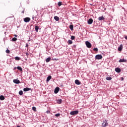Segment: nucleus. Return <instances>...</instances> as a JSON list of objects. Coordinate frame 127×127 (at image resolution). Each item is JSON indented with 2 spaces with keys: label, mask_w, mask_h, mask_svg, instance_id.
Here are the masks:
<instances>
[{
  "label": "nucleus",
  "mask_w": 127,
  "mask_h": 127,
  "mask_svg": "<svg viewBox=\"0 0 127 127\" xmlns=\"http://www.w3.org/2000/svg\"><path fill=\"white\" fill-rule=\"evenodd\" d=\"M103 127H108L109 126V124L108 123V121L106 120V119L103 120V123L102 124Z\"/></svg>",
  "instance_id": "f257e3e1"
},
{
  "label": "nucleus",
  "mask_w": 127,
  "mask_h": 127,
  "mask_svg": "<svg viewBox=\"0 0 127 127\" xmlns=\"http://www.w3.org/2000/svg\"><path fill=\"white\" fill-rule=\"evenodd\" d=\"M78 114H79V111H78V110L71 111V112L69 113V114H70L71 116H75V115H78Z\"/></svg>",
  "instance_id": "f03ea898"
},
{
  "label": "nucleus",
  "mask_w": 127,
  "mask_h": 127,
  "mask_svg": "<svg viewBox=\"0 0 127 127\" xmlns=\"http://www.w3.org/2000/svg\"><path fill=\"white\" fill-rule=\"evenodd\" d=\"M103 58V56L101 55H97L95 56L96 60H100Z\"/></svg>",
  "instance_id": "7ed1b4c3"
},
{
  "label": "nucleus",
  "mask_w": 127,
  "mask_h": 127,
  "mask_svg": "<svg viewBox=\"0 0 127 127\" xmlns=\"http://www.w3.org/2000/svg\"><path fill=\"white\" fill-rule=\"evenodd\" d=\"M85 44L88 48H91V47H92V45L91 44V43H90L89 41H86Z\"/></svg>",
  "instance_id": "20e7f679"
},
{
  "label": "nucleus",
  "mask_w": 127,
  "mask_h": 127,
  "mask_svg": "<svg viewBox=\"0 0 127 127\" xmlns=\"http://www.w3.org/2000/svg\"><path fill=\"white\" fill-rule=\"evenodd\" d=\"M24 21L25 22H29L30 21V18L29 17H26L24 18Z\"/></svg>",
  "instance_id": "39448f33"
},
{
  "label": "nucleus",
  "mask_w": 127,
  "mask_h": 127,
  "mask_svg": "<svg viewBox=\"0 0 127 127\" xmlns=\"http://www.w3.org/2000/svg\"><path fill=\"white\" fill-rule=\"evenodd\" d=\"M127 59H125L123 58V59H120L119 61V63H124V62H127Z\"/></svg>",
  "instance_id": "423d86ee"
},
{
  "label": "nucleus",
  "mask_w": 127,
  "mask_h": 127,
  "mask_svg": "<svg viewBox=\"0 0 127 127\" xmlns=\"http://www.w3.org/2000/svg\"><path fill=\"white\" fill-rule=\"evenodd\" d=\"M13 83L15 84H20V81L18 79H14L13 80Z\"/></svg>",
  "instance_id": "0eeeda50"
},
{
  "label": "nucleus",
  "mask_w": 127,
  "mask_h": 127,
  "mask_svg": "<svg viewBox=\"0 0 127 127\" xmlns=\"http://www.w3.org/2000/svg\"><path fill=\"white\" fill-rule=\"evenodd\" d=\"M93 21H94V20H93V19L92 18H90L88 21H87V23L88 24H92L93 23Z\"/></svg>",
  "instance_id": "6e6552de"
},
{
  "label": "nucleus",
  "mask_w": 127,
  "mask_h": 127,
  "mask_svg": "<svg viewBox=\"0 0 127 127\" xmlns=\"http://www.w3.org/2000/svg\"><path fill=\"white\" fill-rule=\"evenodd\" d=\"M60 90V88L59 87H56L54 90L55 94H57L58 92H59Z\"/></svg>",
  "instance_id": "1a4fd4ad"
},
{
  "label": "nucleus",
  "mask_w": 127,
  "mask_h": 127,
  "mask_svg": "<svg viewBox=\"0 0 127 127\" xmlns=\"http://www.w3.org/2000/svg\"><path fill=\"white\" fill-rule=\"evenodd\" d=\"M31 88H29L28 87H26L23 89L24 92H28V91H30Z\"/></svg>",
  "instance_id": "9d476101"
},
{
  "label": "nucleus",
  "mask_w": 127,
  "mask_h": 127,
  "mask_svg": "<svg viewBox=\"0 0 127 127\" xmlns=\"http://www.w3.org/2000/svg\"><path fill=\"white\" fill-rule=\"evenodd\" d=\"M75 84H76V85H81V82H80L79 80L76 79L75 80Z\"/></svg>",
  "instance_id": "9b49d317"
},
{
  "label": "nucleus",
  "mask_w": 127,
  "mask_h": 127,
  "mask_svg": "<svg viewBox=\"0 0 127 127\" xmlns=\"http://www.w3.org/2000/svg\"><path fill=\"white\" fill-rule=\"evenodd\" d=\"M54 19L56 20V21H59V20H60V18L57 16H55Z\"/></svg>",
  "instance_id": "f8f14e48"
},
{
  "label": "nucleus",
  "mask_w": 127,
  "mask_h": 127,
  "mask_svg": "<svg viewBox=\"0 0 127 127\" xmlns=\"http://www.w3.org/2000/svg\"><path fill=\"white\" fill-rule=\"evenodd\" d=\"M115 71L117 73H121V68L117 67V68H115Z\"/></svg>",
  "instance_id": "ddd939ff"
},
{
  "label": "nucleus",
  "mask_w": 127,
  "mask_h": 127,
  "mask_svg": "<svg viewBox=\"0 0 127 127\" xmlns=\"http://www.w3.org/2000/svg\"><path fill=\"white\" fill-rule=\"evenodd\" d=\"M52 78V76H51V75L48 76L47 78V82H49V81H50V80H51Z\"/></svg>",
  "instance_id": "4468645a"
},
{
  "label": "nucleus",
  "mask_w": 127,
  "mask_h": 127,
  "mask_svg": "<svg viewBox=\"0 0 127 127\" xmlns=\"http://www.w3.org/2000/svg\"><path fill=\"white\" fill-rule=\"evenodd\" d=\"M122 50H123V45H121L120 46V47L118 48V51H122Z\"/></svg>",
  "instance_id": "2eb2a0df"
},
{
  "label": "nucleus",
  "mask_w": 127,
  "mask_h": 127,
  "mask_svg": "<svg viewBox=\"0 0 127 127\" xmlns=\"http://www.w3.org/2000/svg\"><path fill=\"white\" fill-rule=\"evenodd\" d=\"M5 98L4 96H3V95H0V100L1 101H3L4 100Z\"/></svg>",
  "instance_id": "dca6fc26"
},
{
  "label": "nucleus",
  "mask_w": 127,
  "mask_h": 127,
  "mask_svg": "<svg viewBox=\"0 0 127 127\" xmlns=\"http://www.w3.org/2000/svg\"><path fill=\"white\" fill-rule=\"evenodd\" d=\"M51 60V58L49 57L46 60V62H47V63H48V62H50V61Z\"/></svg>",
  "instance_id": "f3484780"
},
{
  "label": "nucleus",
  "mask_w": 127,
  "mask_h": 127,
  "mask_svg": "<svg viewBox=\"0 0 127 127\" xmlns=\"http://www.w3.org/2000/svg\"><path fill=\"white\" fill-rule=\"evenodd\" d=\"M104 19H105V18H104L103 16H100L98 18V20H104Z\"/></svg>",
  "instance_id": "a211bd4d"
},
{
  "label": "nucleus",
  "mask_w": 127,
  "mask_h": 127,
  "mask_svg": "<svg viewBox=\"0 0 127 127\" xmlns=\"http://www.w3.org/2000/svg\"><path fill=\"white\" fill-rule=\"evenodd\" d=\"M38 29H39L38 26H35V30L36 32H38Z\"/></svg>",
  "instance_id": "6ab92c4d"
},
{
  "label": "nucleus",
  "mask_w": 127,
  "mask_h": 127,
  "mask_svg": "<svg viewBox=\"0 0 127 127\" xmlns=\"http://www.w3.org/2000/svg\"><path fill=\"white\" fill-rule=\"evenodd\" d=\"M57 103H58V104H61L62 103V99H58L57 101Z\"/></svg>",
  "instance_id": "aec40b11"
},
{
  "label": "nucleus",
  "mask_w": 127,
  "mask_h": 127,
  "mask_svg": "<svg viewBox=\"0 0 127 127\" xmlns=\"http://www.w3.org/2000/svg\"><path fill=\"white\" fill-rule=\"evenodd\" d=\"M106 79L107 80V81H111V80H112V77L108 76L106 77Z\"/></svg>",
  "instance_id": "412c9836"
},
{
  "label": "nucleus",
  "mask_w": 127,
  "mask_h": 127,
  "mask_svg": "<svg viewBox=\"0 0 127 127\" xmlns=\"http://www.w3.org/2000/svg\"><path fill=\"white\" fill-rule=\"evenodd\" d=\"M19 95H20V96H22V95H23V91L22 90L19 91Z\"/></svg>",
  "instance_id": "4be33fe9"
},
{
  "label": "nucleus",
  "mask_w": 127,
  "mask_h": 127,
  "mask_svg": "<svg viewBox=\"0 0 127 127\" xmlns=\"http://www.w3.org/2000/svg\"><path fill=\"white\" fill-rule=\"evenodd\" d=\"M69 28L71 30H73V29L74 28V26H73V25H70Z\"/></svg>",
  "instance_id": "5701e85b"
},
{
  "label": "nucleus",
  "mask_w": 127,
  "mask_h": 127,
  "mask_svg": "<svg viewBox=\"0 0 127 127\" xmlns=\"http://www.w3.org/2000/svg\"><path fill=\"white\" fill-rule=\"evenodd\" d=\"M20 60V57H15V60H16V61H18Z\"/></svg>",
  "instance_id": "b1692460"
},
{
  "label": "nucleus",
  "mask_w": 127,
  "mask_h": 127,
  "mask_svg": "<svg viewBox=\"0 0 127 127\" xmlns=\"http://www.w3.org/2000/svg\"><path fill=\"white\" fill-rule=\"evenodd\" d=\"M17 69L19 71H22V68L20 66H17Z\"/></svg>",
  "instance_id": "393cba45"
},
{
  "label": "nucleus",
  "mask_w": 127,
  "mask_h": 127,
  "mask_svg": "<svg viewBox=\"0 0 127 127\" xmlns=\"http://www.w3.org/2000/svg\"><path fill=\"white\" fill-rule=\"evenodd\" d=\"M58 5L59 6H61V5H62V1H59L58 3Z\"/></svg>",
  "instance_id": "a878e982"
},
{
  "label": "nucleus",
  "mask_w": 127,
  "mask_h": 127,
  "mask_svg": "<svg viewBox=\"0 0 127 127\" xmlns=\"http://www.w3.org/2000/svg\"><path fill=\"white\" fill-rule=\"evenodd\" d=\"M17 40V38L14 37L12 39L11 41H16Z\"/></svg>",
  "instance_id": "bb28decb"
},
{
  "label": "nucleus",
  "mask_w": 127,
  "mask_h": 127,
  "mask_svg": "<svg viewBox=\"0 0 127 127\" xmlns=\"http://www.w3.org/2000/svg\"><path fill=\"white\" fill-rule=\"evenodd\" d=\"M68 44H72V43H73V41H72V40H68Z\"/></svg>",
  "instance_id": "cd10ccee"
},
{
  "label": "nucleus",
  "mask_w": 127,
  "mask_h": 127,
  "mask_svg": "<svg viewBox=\"0 0 127 127\" xmlns=\"http://www.w3.org/2000/svg\"><path fill=\"white\" fill-rule=\"evenodd\" d=\"M32 110H33V111H34V112H36V107H32Z\"/></svg>",
  "instance_id": "c85d7f7f"
},
{
  "label": "nucleus",
  "mask_w": 127,
  "mask_h": 127,
  "mask_svg": "<svg viewBox=\"0 0 127 127\" xmlns=\"http://www.w3.org/2000/svg\"><path fill=\"white\" fill-rule=\"evenodd\" d=\"M70 38H71V40H74V39H75V36H71Z\"/></svg>",
  "instance_id": "c756f323"
},
{
  "label": "nucleus",
  "mask_w": 127,
  "mask_h": 127,
  "mask_svg": "<svg viewBox=\"0 0 127 127\" xmlns=\"http://www.w3.org/2000/svg\"><path fill=\"white\" fill-rule=\"evenodd\" d=\"M5 52H6V53L8 54V53H9V52H10V51H9V50L7 49V50L5 51Z\"/></svg>",
  "instance_id": "7c9ffc66"
},
{
  "label": "nucleus",
  "mask_w": 127,
  "mask_h": 127,
  "mask_svg": "<svg viewBox=\"0 0 127 127\" xmlns=\"http://www.w3.org/2000/svg\"><path fill=\"white\" fill-rule=\"evenodd\" d=\"M93 50H94V51H96L97 52V51H98V49L97 48H95L93 49Z\"/></svg>",
  "instance_id": "2f4dec72"
},
{
  "label": "nucleus",
  "mask_w": 127,
  "mask_h": 127,
  "mask_svg": "<svg viewBox=\"0 0 127 127\" xmlns=\"http://www.w3.org/2000/svg\"><path fill=\"white\" fill-rule=\"evenodd\" d=\"M60 116V113H58V114L55 115V117H59Z\"/></svg>",
  "instance_id": "473e14b6"
},
{
  "label": "nucleus",
  "mask_w": 127,
  "mask_h": 127,
  "mask_svg": "<svg viewBox=\"0 0 127 127\" xmlns=\"http://www.w3.org/2000/svg\"><path fill=\"white\" fill-rule=\"evenodd\" d=\"M46 113H47V114H50V111H47V112H46Z\"/></svg>",
  "instance_id": "72a5a7b5"
},
{
  "label": "nucleus",
  "mask_w": 127,
  "mask_h": 127,
  "mask_svg": "<svg viewBox=\"0 0 127 127\" xmlns=\"http://www.w3.org/2000/svg\"><path fill=\"white\" fill-rule=\"evenodd\" d=\"M25 47H27V48H28V43L26 44Z\"/></svg>",
  "instance_id": "f704fd0d"
},
{
  "label": "nucleus",
  "mask_w": 127,
  "mask_h": 127,
  "mask_svg": "<svg viewBox=\"0 0 127 127\" xmlns=\"http://www.w3.org/2000/svg\"><path fill=\"white\" fill-rule=\"evenodd\" d=\"M53 60H55V61H57L58 59H54Z\"/></svg>",
  "instance_id": "c9c22d12"
},
{
  "label": "nucleus",
  "mask_w": 127,
  "mask_h": 127,
  "mask_svg": "<svg viewBox=\"0 0 127 127\" xmlns=\"http://www.w3.org/2000/svg\"><path fill=\"white\" fill-rule=\"evenodd\" d=\"M26 55L27 56H28V55H29V54H28V53H26Z\"/></svg>",
  "instance_id": "e433bc0d"
},
{
  "label": "nucleus",
  "mask_w": 127,
  "mask_h": 127,
  "mask_svg": "<svg viewBox=\"0 0 127 127\" xmlns=\"http://www.w3.org/2000/svg\"><path fill=\"white\" fill-rule=\"evenodd\" d=\"M14 36H15V37H17V35H14Z\"/></svg>",
  "instance_id": "4c0bfd02"
},
{
  "label": "nucleus",
  "mask_w": 127,
  "mask_h": 127,
  "mask_svg": "<svg viewBox=\"0 0 127 127\" xmlns=\"http://www.w3.org/2000/svg\"><path fill=\"white\" fill-rule=\"evenodd\" d=\"M22 13H24V10L22 11Z\"/></svg>",
  "instance_id": "58836bf2"
},
{
  "label": "nucleus",
  "mask_w": 127,
  "mask_h": 127,
  "mask_svg": "<svg viewBox=\"0 0 127 127\" xmlns=\"http://www.w3.org/2000/svg\"><path fill=\"white\" fill-rule=\"evenodd\" d=\"M121 80H122V81H123L124 80V77H122Z\"/></svg>",
  "instance_id": "ea45409f"
},
{
  "label": "nucleus",
  "mask_w": 127,
  "mask_h": 127,
  "mask_svg": "<svg viewBox=\"0 0 127 127\" xmlns=\"http://www.w3.org/2000/svg\"><path fill=\"white\" fill-rule=\"evenodd\" d=\"M32 19H34V16L32 17Z\"/></svg>",
  "instance_id": "a19ab883"
}]
</instances>
